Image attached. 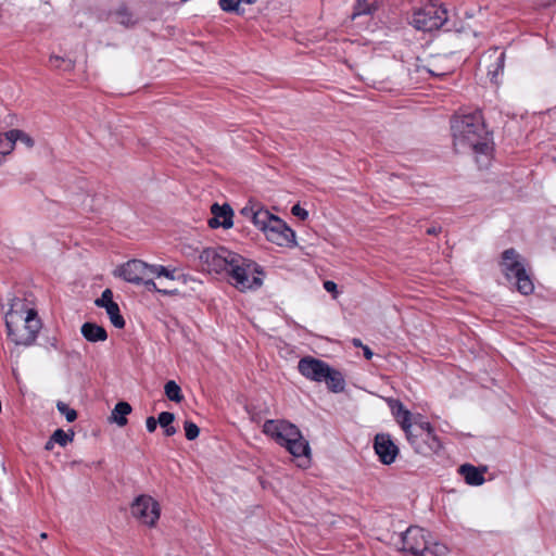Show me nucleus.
<instances>
[{
	"label": "nucleus",
	"mask_w": 556,
	"mask_h": 556,
	"mask_svg": "<svg viewBox=\"0 0 556 556\" xmlns=\"http://www.w3.org/2000/svg\"><path fill=\"white\" fill-rule=\"evenodd\" d=\"M454 149L457 152L467 150L479 154H488L492 138L488 131L480 111L454 116L451 121Z\"/></svg>",
	"instance_id": "1"
},
{
	"label": "nucleus",
	"mask_w": 556,
	"mask_h": 556,
	"mask_svg": "<svg viewBox=\"0 0 556 556\" xmlns=\"http://www.w3.org/2000/svg\"><path fill=\"white\" fill-rule=\"evenodd\" d=\"M24 306L20 299H14L10 311L5 315V327L8 338L16 345L29 346L36 341L37 334L41 328V320L35 309L26 311V316L17 308Z\"/></svg>",
	"instance_id": "2"
},
{
	"label": "nucleus",
	"mask_w": 556,
	"mask_h": 556,
	"mask_svg": "<svg viewBox=\"0 0 556 556\" xmlns=\"http://www.w3.org/2000/svg\"><path fill=\"white\" fill-rule=\"evenodd\" d=\"M401 551L410 556H447V547L439 542L430 543L425 529L412 526L400 535Z\"/></svg>",
	"instance_id": "3"
},
{
	"label": "nucleus",
	"mask_w": 556,
	"mask_h": 556,
	"mask_svg": "<svg viewBox=\"0 0 556 556\" xmlns=\"http://www.w3.org/2000/svg\"><path fill=\"white\" fill-rule=\"evenodd\" d=\"M405 435L414 451L424 456L438 453L442 447L440 439L428 421L415 418L413 425L405 426Z\"/></svg>",
	"instance_id": "4"
},
{
	"label": "nucleus",
	"mask_w": 556,
	"mask_h": 556,
	"mask_svg": "<svg viewBox=\"0 0 556 556\" xmlns=\"http://www.w3.org/2000/svg\"><path fill=\"white\" fill-rule=\"evenodd\" d=\"M501 267L505 278L508 281H514L519 293L529 295L533 292L532 279L527 273L522 257L515 249L510 248L502 253Z\"/></svg>",
	"instance_id": "5"
},
{
	"label": "nucleus",
	"mask_w": 556,
	"mask_h": 556,
	"mask_svg": "<svg viewBox=\"0 0 556 556\" xmlns=\"http://www.w3.org/2000/svg\"><path fill=\"white\" fill-rule=\"evenodd\" d=\"M280 446L286 450L298 460L296 465L306 468L311 464V447L308 442L303 438L299 428L280 419Z\"/></svg>",
	"instance_id": "6"
},
{
	"label": "nucleus",
	"mask_w": 556,
	"mask_h": 556,
	"mask_svg": "<svg viewBox=\"0 0 556 556\" xmlns=\"http://www.w3.org/2000/svg\"><path fill=\"white\" fill-rule=\"evenodd\" d=\"M450 22L448 12L442 3L429 1L425 5L415 9L409 24L421 31H432L447 26Z\"/></svg>",
	"instance_id": "7"
},
{
	"label": "nucleus",
	"mask_w": 556,
	"mask_h": 556,
	"mask_svg": "<svg viewBox=\"0 0 556 556\" xmlns=\"http://www.w3.org/2000/svg\"><path fill=\"white\" fill-rule=\"evenodd\" d=\"M200 261L208 273L227 274L233 262H240L241 255L225 247L206 248L200 254Z\"/></svg>",
	"instance_id": "8"
},
{
	"label": "nucleus",
	"mask_w": 556,
	"mask_h": 556,
	"mask_svg": "<svg viewBox=\"0 0 556 556\" xmlns=\"http://www.w3.org/2000/svg\"><path fill=\"white\" fill-rule=\"evenodd\" d=\"M131 514L142 523L153 527L160 518V505L150 495H139L131 504Z\"/></svg>",
	"instance_id": "9"
},
{
	"label": "nucleus",
	"mask_w": 556,
	"mask_h": 556,
	"mask_svg": "<svg viewBox=\"0 0 556 556\" xmlns=\"http://www.w3.org/2000/svg\"><path fill=\"white\" fill-rule=\"evenodd\" d=\"M115 275L125 281L141 285L146 277L151 276V265L141 260H130L115 270Z\"/></svg>",
	"instance_id": "10"
},
{
	"label": "nucleus",
	"mask_w": 556,
	"mask_h": 556,
	"mask_svg": "<svg viewBox=\"0 0 556 556\" xmlns=\"http://www.w3.org/2000/svg\"><path fill=\"white\" fill-rule=\"evenodd\" d=\"M245 258L241 256L240 262H233L227 275L231 278L237 289L244 291L257 288L262 285V280L257 277H250L245 268Z\"/></svg>",
	"instance_id": "11"
},
{
	"label": "nucleus",
	"mask_w": 556,
	"mask_h": 556,
	"mask_svg": "<svg viewBox=\"0 0 556 556\" xmlns=\"http://www.w3.org/2000/svg\"><path fill=\"white\" fill-rule=\"evenodd\" d=\"M374 448L383 465H391L400 453L397 445L389 433H377L374 439Z\"/></svg>",
	"instance_id": "12"
},
{
	"label": "nucleus",
	"mask_w": 556,
	"mask_h": 556,
	"mask_svg": "<svg viewBox=\"0 0 556 556\" xmlns=\"http://www.w3.org/2000/svg\"><path fill=\"white\" fill-rule=\"evenodd\" d=\"M329 365L313 356H305L299 361L298 369L305 378L315 381L323 382L325 374H328Z\"/></svg>",
	"instance_id": "13"
},
{
	"label": "nucleus",
	"mask_w": 556,
	"mask_h": 556,
	"mask_svg": "<svg viewBox=\"0 0 556 556\" xmlns=\"http://www.w3.org/2000/svg\"><path fill=\"white\" fill-rule=\"evenodd\" d=\"M253 223L262 231L266 232L269 241L276 242L278 239V216L265 208H257L253 214Z\"/></svg>",
	"instance_id": "14"
},
{
	"label": "nucleus",
	"mask_w": 556,
	"mask_h": 556,
	"mask_svg": "<svg viewBox=\"0 0 556 556\" xmlns=\"http://www.w3.org/2000/svg\"><path fill=\"white\" fill-rule=\"evenodd\" d=\"M80 332L87 341L92 343L105 341L108 339L105 328L96 323L87 321L83 324Z\"/></svg>",
	"instance_id": "15"
},
{
	"label": "nucleus",
	"mask_w": 556,
	"mask_h": 556,
	"mask_svg": "<svg viewBox=\"0 0 556 556\" xmlns=\"http://www.w3.org/2000/svg\"><path fill=\"white\" fill-rule=\"evenodd\" d=\"M458 471L469 485H481L484 482L483 472L485 471V468H483V470H479L470 464H464L459 467Z\"/></svg>",
	"instance_id": "16"
},
{
	"label": "nucleus",
	"mask_w": 556,
	"mask_h": 556,
	"mask_svg": "<svg viewBox=\"0 0 556 556\" xmlns=\"http://www.w3.org/2000/svg\"><path fill=\"white\" fill-rule=\"evenodd\" d=\"M212 215L216 216L219 220H222V227L224 229H229L233 225V211L231 206L227 203L219 205L218 203H214L211 206Z\"/></svg>",
	"instance_id": "17"
},
{
	"label": "nucleus",
	"mask_w": 556,
	"mask_h": 556,
	"mask_svg": "<svg viewBox=\"0 0 556 556\" xmlns=\"http://www.w3.org/2000/svg\"><path fill=\"white\" fill-rule=\"evenodd\" d=\"M323 382L327 384V388L334 393L342 392L344 390L345 381L342 374L329 366L328 374H325Z\"/></svg>",
	"instance_id": "18"
},
{
	"label": "nucleus",
	"mask_w": 556,
	"mask_h": 556,
	"mask_svg": "<svg viewBox=\"0 0 556 556\" xmlns=\"http://www.w3.org/2000/svg\"><path fill=\"white\" fill-rule=\"evenodd\" d=\"M131 413V406L129 403L125 401L118 402L114 409L112 410V420L116 422L119 427H124L127 425V415Z\"/></svg>",
	"instance_id": "19"
},
{
	"label": "nucleus",
	"mask_w": 556,
	"mask_h": 556,
	"mask_svg": "<svg viewBox=\"0 0 556 556\" xmlns=\"http://www.w3.org/2000/svg\"><path fill=\"white\" fill-rule=\"evenodd\" d=\"M113 15L115 16L116 22L125 27H131L137 22L132 12L125 3L119 4L118 8L113 12Z\"/></svg>",
	"instance_id": "20"
},
{
	"label": "nucleus",
	"mask_w": 556,
	"mask_h": 556,
	"mask_svg": "<svg viewBox=\"0 0 556 556\" xmlns=\"http://www.w3.org/2000/svg\"><path fill=\"white\" fill-rule=\"evenodd\" d=\"M151 276L165 277L170 280L185 279V275L180 274L177 268H169L163 265H151Z\"/></svg>",
	"instance_id": "21"
},
{
	"label": "nucleus",
	"mask_w": 556,
	"mask_h": 556,
	"mask_svg": "<svg viewBox=\"0 0 556 556\" xmlns=\"http://www.w3.org/2000/svg\"><path fill=\"white\" fill-rule=\"evenodd\" d=\"M396 421L401 425L402 429L405 431L406 425H413L414 419L420 420V416L413 417L412 413L406 409L401 402H397L396 409L393 410Z\"/></svg>",
	"instance_id": "22"
},
{
	"label": "nucleus",
	"mask_w": 556,
	"mask_h": 556,
	"mask_svg": "<svg viewBox=\"0 0 556 556\" xmlns=\"http://www.w3.org/2000/svg\"><path fill=\"white\" fill-rule=\"evenodd\" d=\"M105 311L110 318L111 324L115 328L123 329L125 327V324H126L125 319L122 316L119 306L116 302L113 305H110L109 307H106Z\"/></svg>",
	"instance_id": "23"
},
{
	"label": "nucleus",
	"mask_w": 556,
	"mask_h": 556,
	"mask_svg": "<svg viewBox=\"0 0 556 556\" xmlns=\"http://www.w3.org/2000/svg\"><path fill=\"white\" fill-rule=\"evenodd\" d=\"M165 395L169 401L180 403L184 400L180 387L174 380H168L164 386Z\"/></svg>",
	"instance_id": "24"
},
{
	"label": "nucleus",
	"mask_w": 556,
	"mask_h": 556,
	"mask_svg": "<svg viewBox=\"0 0 556 556\" xmlns=\"http://www.w3.org/2000/svg\"><path fill=\"white\" fill-rule=\"evenodd\" d=\"M253 4L255 0H219L218 4L220 9L228 13L241 14L243 10L240 9V3Z\"/></svg>",
	"instance_id": "25"
},
{
	"label": "nucleus",
	"mask_w": 556,
	"mask_h": 556,
	"mask_svg": "<svg viewBox=\"0 0 556 556\" xmlns=\"http://www.w3.org/2000/svg\"><path fill=\"white\" fill-rule=\"evenodd\" d=\"M280 239L283 240L285 244L289 248L296 245V236L287 223L280 219Z\"/></svg>",
	"instance_id": "26"
},
{
	"label": "nucleus",
	"mask_w": 556,
	"mask_h": 556,
	"mask_svg": "<svg viewBox=\"0 0 556 556\" xmlns=\"http://www.w3.org/2000/svg\"><path fill=\"white\" fill-rule=\"evenodd\" d=\"M375 9L374 2H368V0H357L352 18L354 20L356 16L362 14H371Z\"/></svg>",
	"instance_id": "27"
},
{
	"label": "nucleus",
	"mask_w": 556,
	"mask_h": 556,
	"mask_svg": "<svg viewBox=\"0 0 556 556\" xmlns=\"http://www.w3.org/2000/svg\"><path fill=\"white\" fill-rule=\"evenodd\" d=\"M14 149L13 137L9 135V131L0 134V156H5L11 153Z\"/></svg>",
	"instance_id": "28"
},
{
	"label": "nucleus",
	"mask_w": 556,
	"mask_h": 556,
	"mask_svg": "<svg viewBox=\"0 0 556 556\" xmlns=\"http://www.w3.org/2000/svg\"><path fill=\"white\" fill-rule=\"evenodd\" d=\"M9 135L11 137H13V141H14V144L16 143V141H21L22 143H24L27 148H33L34 147V139L27 135L26 132H24L23 130H20V129H11L9 130Z\"/></svg>",
	"instance_id": "29"
},
{
	"label": "nucleus",
	"mask_w": 556,
	"mask_h": 556,
	"mask_svg": "<svg viewBox=\"0 0 556 556\" xmlns=\"http://www.w3.org/2000/svg\"><path fill=\"white\" fill-rule=\"evenodd\" d=\"M75 433L73 431H70L68 433L65 432L63 429H56L52 433V439L61 446H66L67 443L72 442L74 439Z\"/></svg>",
	"instance_id": "30"
},
{
	"label": "nucleus",
	"mask_w": 556,
	"mask_h": 556,
	"mask_svg": "<svg viewBox=\"0 0 556 556\" xmlns=\"http://www.w3.org/2000/svg\"><path fill=\"white\" fill-rule=\"evenodd\" d=\"M58 410L65 416L68 422H73L77 419V412L71 408L66 403L59 401L56 403Z\"/></svg>",
	"instance_id": "31"
},
{
	"label": "nucleus",
	"mask_w": 556,
	"mask_h": 556,
	"mask_svg": "<svg viewBox=\"0 0 556 556\" xmlns=\"http://www.w3.org/2000/svg\"><path fill=\"white\" fill-rule=\"evenodd\" d=\"M114 303L115 302L113 301V292L111 289H105L102 292L101 296L94 301L96 306L102 307L104 309L110 305H113Z\"/></svg>",
	"instance_id": "32"
},
{
	"label": "nucleus",
	"mask_w": 556,
	"mask_h": 556,
	"mask_svg": "<svg viewBox=\"0 0 556 556\" xmlns=\"http://www.w3.org/2000/svg\"><path fill=\"white\" fill-rule=\"evenodd\" d=\"M184 429L187 440L193 441L199 437L200 428L193 421L186 420L184 424Z\"/></svg>",
	"instance_id": "33"
},
{
	"label": "nucleus",
	"mask_w": 556,
	"mask_h": 556,
	"mask_svg": "<svg viewBox=\"0 0 556 556\" xmlns=\"http://www.w3.org/2000/svg\"><path fill=\"white\" fill-rule=\"evenodd\" d=\"M263 431L267 435H270L275 441L278 442V421L270 419L266 420L263 426Z\"/></svg>",
	"instance_id": "34"
},
{
	"label": "nucleus",
	"mask_w": 556,
	"mask_h": 556,
	"mask_svg": "<svg viewBox=\"0 0 556 556\" xmlns=\"http://www.w3.org/2000/svg\"><path fill=\"white\" fill-rule=\"evenodd\" d=\"M175 420V415L170 412H162L157 416V424L161 426V428L168 427L173 424Z\"/></svg>",
	"instance_id": "35"
},
{
	"label": "nucleus",
	"mask_w": 556,
	"mask_h": 556,
	"mask_svg": "<svg viewBox=\"0 0 556 556\" xmlns=\"http://www.w3.org/2000/svg\"><path fill=\"white\" fill-rule=\"evenodd\" d=\"M292 215L299 217L301 220H305L308 217V212L300 206V204H295L291 208Z\"/></svg>",
	"instance_id": "36"
},
{
	"label": "nucleus",
	"mask_w": 556,
	"mask_h": 556,
	"mask_svg": "<svg viewBox=\"0 0 556 556\" xmlns=\"http://www.w3.org/2000/svg\"><path fill=\"white\" fill-rule=\"evenodd\" d=\"M504 61H505V53L502 52L496 61V68L495 71H489V74H492V78L498 73V71H502L504 67Z\"/></svg>",
	"instance_id": "37"
},
{
	"label": "nucleus",
	"mask_w": 556,
	"mask_h": 556,
	"mask_svg": "<svg viewBox=\"0 0 556 556\" xmlns=\"http://www.w3.org/2000/svg\"><path fill=\"white\" fill-rule=\"evenodd\" d=\"M141 283L144 285V287L149 291H153V292L159 291V288H157L156 283L150 277H146Z\"/></svg>",
	"instance_id": "38"
},
{
	"label": "nucleus",
	"mask_w": 556,
	"mask_h": 556,
	"mask_svg": "<svg viewBox=\"0 0 556 556\" xmlns=\"http://www.w3.org/2000/svg\"><path fill=\"white\" fill-rule=\"evenodd\" d=\"M157 425V419H155L153 416L148 417L146 420V427L149 432H154Z\"/></svg>",
	"instance_id": "39"
},
{
	"label": "nucleus",
	"mask_w": 556,
	"mask_h": 556,
	"mask_svg": "<svg viewBox=\"0 0 556 556\" xmlns=\"http://www.w3.org/2000/svg\"><path fill=\"white\" fill-rule=\"evenodd\" d=\"M324 288H325L328 292L333 293V296H334V298L337 296L338 291H337V283H336V282H333V281H331V280H326V281L324 282Z\"/></svg>",
	"instance_id": "40"
},
{
	"label": "nucleus",
	"mask_w": 556,
	"mask_h": 556,
	"mask_svg": "<svg viewBox=\"0 0 556 556\" xmlns=\"http://www.w3.org/2000/svg\"><path fill=\"white\" fill-rule=\"evenodd\" d=\"M207 224L208 226L212 228V229H216V228H219L222 227V220H219L216 216H212L208 220H207Z\"/></svg>",
	"instance_id": "41"
},
{
	"label": "nucleus",
	"mask_w": 556,
	"mask_h": 556,
	"mask_svg": "<svg viewBox=\"0 0 556 556\" xmlns=\"http://www.w3.org/2000/svg\"><path fill=\"white\" fill-rule=\"evenodd\" d=\"M256 212V210L253 206H244L240 213L245 217H251L253 219V214Z\"/></svg>",
	"instance_id": "42"
},
{
	"label": "nucleus",
	"mask_w": 556,
	"mask_h": 556,
	"mask_svg": "<svg viewBox=\"0 0 556 556\" xmlns=\"http://www.w3.org/2000/svg\"><path fill=\"white\" fill-rule=\"evenodd\" d=\"M441 230H442L441 226H431L426 230V232H427V235L435 236V235L440 233Z\"/></svg>",
	"instance_id": "43"
},
{
	"label": "nucleus",
	"mask_w": 556,
	"mask_h": 556,
	"mask_svg": "<svg viewBox=\"0 0 556 556\" xmlns=\"http://www.w3.org/2000/svg\"><path fill=\"white\" fill-rule=\"evenodd\" d=\"M163 430H164V434H165L166 437H172V435H174V434L176 433V431H177V430H176V428H175L174 426H172V425H169L168 427H165Z\"/></svg>",
	"instance_id": "44"
},
{
	"label": "nucleus",
	"mask_w": 556,
	"mask_h": 556,
	"mask_svg": "<svg viewBox=\"0 0 556 556\" xmlns=\"http://www.w3.org/2000/svg\"><path fill=\"white\" fill-rule=\"evenodd\" d=\"M362 349H363V352H364V356H365V358H366V359H371V357H372L374 353H372V351L369 349V346L364 345Z\"/></svg>",
	"instance_id": "45"
},
{
	"label": "nucleus",
	"mask_w": 556,
	"mask_h": 556,
	"mask_svg": "<svg viewBox=\"0 0 556 556\" xmlns=\"http://www.w3.org/2000/svg\"><path fill=\"white\" fill-rule=\"evenodd\" d=\"M157 292L162 293L164 295H176V294H178V290L177 289H174V290L159 289Z\"/></svg>",
	"instance_id": "46"
},
{
	"label": "nucleus",
	"mask_w": 556,
	"mask_h": 556,
	"mask_svg": "<svg viewBox=\"0 0 556 556\" xmlns=\"http://www.w3.org/2000/svg\"><path fill=\"white\" fill-rule=\"evenodd\" d=\"M55 444V441H53L52 437L46 442L45 450L51 451Z\"/></svg>",
	"instance_id": "47"
},
{
	"label": "nucleus",
	"mask_w": 556,
	"mask_h": 556,
	"mask_svg": "<svg viewBox=\"0 0 556 556\" xmlns=\"http://www.w3.org/2000/svg\"><path fill=\"white\" fill-rule=\"evenodd\" d=\"M352 343H353V345H354V346H357V348H358V346H359V348H363V346H364V344L362 343V341H361L359 339H357V338H354V339L352 340Z\"/></svg>",
	"instance_id": "48"
},
{
	"label": "nucleus",
	"mask_w": 556,
	"mask_h": 556,
	"mask_svg": "<svg viewBox=\"0 0 556 556\" xmlns=\"http://www.w3.org/2000/svg\"><path fill=\"white\" fill-rule=\"evenodd\" d=\"M445 30H447V31H451V30H455V31H463V29H462V28H457V27H455V26H454L453 28H452V27H446V28H445Z\"/></svg>",
	"instance_id": "49"
},
{
	"label": "nucleus",
	"mask_w": 556,
	"mask_h": 556,
	"mask_svg": "<svg viewBox=\"0 0 556 556\" xmlns=\"http://www.w3.org/2000/svg\"><path fill=\"white\" fill-rule=\"evenodd\" d=\"M53 61L59 62V61H60V58H59V56L51 58V59H50V62L52 63Z\"/></svg>",
	"instance_id": "50"
},
{
	"label": "nucleus",
	"mask_w": 556,
	"mask_h": 556,
	"mask_svg": "<svg viewBox=\"0 0 556 556\" xmlns=\"http://www.w3.org/2000/svg\"><path fill=\"white\" fill-rule=\"evenodd\" d=\"M41 538H42V539H46V538H47V534H46V533H41Z\"/></svg>",
	"instance_id": "51"
}]
</instances>
